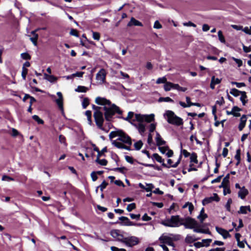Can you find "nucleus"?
Listing matches in <instances>:
<instances>
[{
    "label": "nucleus",
    "instance_id": "obj_1",
    "mask_svg": "<svg viewBox=\"0 0 251 251\" xmlns=\"http://www.w3.org/2000/svg\"><path fill=\"white\" fill-rule=\"evenodd\" d=\"M95 102L98 105H103V108L95 106L93 105L92 107L95 112L94 113V117L96 122V124L98 127L104 130L103 128V123L104 118L103 113L100 110L103 109L104 111V119L106 121L111 122L114 118V116L116 113L119 115L122 114V111L120 108L115 104L111 103V101L104 98L98 97L95 99Z\"/></svg>",
    "mask_w": 251,
    "mask_h": 251
},
{
    "label": "nucleus",
    "instance_id": "obj_2",
    "mask_svg": "<svg viewBox=\"0 0 251 251\" xmlns=\"http://www.w3.org/2000/svg\"><path fill=\"white\" fill-rule=\"evenodd\" d=\"M124 143L131 145L132 142L131 138L127 134L121 131L119 138L115 140H113L112 144L117 148L129 150V147L125 145Z\"/></svg>",
    "mask_w": 251,
    "mask_h": 251
},
{
    "label": "nucleus",
    "instance_id": "obj_3",
    "mask_svg": "<svg viewBox=\"0 0 251 251\" xmlns=\"http://www.w3.org/2000/svg\"><path fill=\"white\" fill-rule=\"evenodd\" d=\"M164 116L169 124L177 126L183 125V122L182 119L175 115V113L172 111H166L164 114Z\"/></svg>",
    "mask_w": 251,
    "mask_h": 251
},
{
    "label": "nucleus",
    "instance_id": "obj_4",
    "mask_svg": "<svg viewBox=\"0 0 251 251\" xmlns=\"http://www.w3.org/2000/svg\"><path fill=\"white\" fill-rule=\"evenodd\" d=\"M182 218L178 215L172 216L170 218L162 221L161 224L168 227H178L181 226Z\"/></svg>",
    "mask_w": 251,
    "mask_h": 251
},
{
    "label": "nucleus",
    "instance_id": "obj_5",
    "mask_svg": "<svg viewBox=\"0 0 251 251\" xmlns=\"http://www.w3.org/2000/svg\"><path fill=\"white\" fill-rule=\"evenodd\" d=\"M181 225L184 226L186 228L194 229L198 226L197 222L191 217H188L184 219L182 218Z\"/></svg>",
    "mask_w": 251,
    "mask_h": 251
},
{
    "label": "nucleus",
    "instance_id": "obj_6",
    "mask_svg": "<svg viewBox=\"0 0 251 251\" xmlns=\"http://www.w3.org/2000/svg\"><path fill=\"white\" fill-rule=\"evenodd\" d=\"M135 120L138 122L143 123L146 122L149 123L154 120V115L153 114H151L150 115L136 114L135 115V119H133V121H134Z\"/></svg>",
    "mask_w": 251,
    "mask_h": 251
},
{
    "label": "nucleus",
    "instance_id": "obj_7",
    "mask_svg": "<svg viewBox=\"0 0 251 251\" xmlns=\"http://www.w3.org/2000/svg\"><path fill=\"white\" fill-rule=\"evenodd\" d=\"M123 243H125L127 246L132 247L138 244V238L135 236L124 238L123 240Z\"/></svg>",
    "mask_w": 251,
    "mask_h": 251
},
{
    "label": "nucleus",
    "instance_id": "obj_8",
    "mask_svg": "<svg viewBox=\"0 0 251 251\" xmlns=\"http://www.w3.org/2000/svg\"><path fill=\"white\" fill-rule=\"evenodd\" d=\"M159 240L163 244H166L169 246H174L173 240L170 237L162 235L159 237Z\"/></svg>",
    "mask_w": 251,
    "mask_h": 251
},
{
    "label": "nucleus",
    "instance_id": "obj_9",
    "mask_svg": "<svg viewBox=\"0 0 251 251\" xmlns=\"http://www.w3.org/2000/svg\"><path fill=\"white\" fill-rule=\"evenodd\" d=\"M110 235L117 240L123 242V240L124 238L121 234L120 230L118 229H113L110 231Z\"/></svg>",
    "mask_w": 251,
    "mask_h": 251
},
{
    "label": "nucleus",
    "instance_id": "obj_10",
    "mask_svg": "<svg viewBox=\"0 0 251 251\" xmlns=\"http://www.w3.org/2000/svg\"><path fill=\"white\" fill-rule=\"evenodd\" d=\"M220 200L217 194H214L213 197H210L205 198L202 201V204L203 205H206L209 203H211L213 201H219Z\"/></svg>",
    "mask_w": 251,
    "mask_h": 251
},
{
    "label": "nucleus",
    "instance_id": "obj_11",
    "mask_svg": "<svg viewBox=\"0 0 251 251\" xmlns=\"http://www.w3.org/2000/svg\"><path fill=\"white\" fill-rule=\"evenodd\" d=\"M106 73L103 69H101L96 75V79L100 82H103L105 79Z\"/></svg>",
    "mask_w": 251,
    "mask_h": 251
},
{
    "label": "nucleus",
    "instance_id": "obj_12",
    "mask_svg": "<svg viewBox=\"0 0 251 251\" xmlns=\"http://www.w3.org/2000/svg\"><path fill=\"white\" fill-rule=\"evenodd\" d=\"M181 158V155H180L179 156V157L178 160L176 161V163H175L174 164H172L173 161L171 159H168L167 162H168V164H169L170 165V166H168L166 164H165L164 163H163L162 165L163 166H164L165 167H167V168H170L171 167H173V168H176L179 164Z\"/></svg>",
    "mask_w": 251,
    "mask_h": 251
},
{
    "label": "nucleus",
    "instance_id": "obj_13",
    "mask_svg": "<svg viewBox=\"0 0 251 251\" xmlns=\"http://www.w3.org/2000/svg\"><path fill=\"white\" fill-rule=\"evenodd\" d=\"M216 231L221 235L223 236L224 239H226L229 237H230V234L228 232L221 227H216Z\"/></svg>",
    "mask_w": 251,
    "mask_h": 251
},
{
    "label": "nucleus",
    "instance_id": "obj_14",
    "mask_svg": "<svg viewBox=\"0 0 251 251\" xmlns=\"http://www.w3.org/2000/svg\"><path fill=\"white\" fill-rule=\"evenodd\" d=\"M248 190L244 187H242L238 193V195L241 199H244L246 196L248 194Z\"/></svg>",
    "mask_w": 251,
    "mask_h": 251
},
{
    "label": "nucleus",
    "instance_id": "obj_15",
    "mask_svg": "<svg viewBox=\"0 0 251 251\" xmlns=\"http://www.w3.org/2000/svg\"><path fill=\"white\" fill-rule=\"evenodd\" d=\"M222 79L218 78H215V76H212L211 77V83L210 87L212 89L215 88V85L221 83Z\"/></svg>",
    "mask_w": 251,
    "mask_h": 251
},
{
    "label": "nucleus",
    "instance_id": "obj_16",
    "mask_svg": "<svg viewBox=\"0 0 251 251\" xmlns=\"http://www.w3.org/2000/svg\"><path fill=\"white\" fill-rule=\"evenodd\" d=\"M251 209L250 206H241L239 210L238 211V214H246L248 212H250Z\"/></svg>",
    "mask_w": 251,
    "mask_h": 251
},
{
    "label": "nucleus",
    "instance_id": "obj_17",
    "mask_svg": "<svg viewBox=\"0 0 251 251\" xmlns=\"http://www.w3.org/2000/svg\"><path fill=\"white\" fill-rule=\"evenodd\" d=\"M247 116L245 115H243L241 119H240V122L238 128L240 131H241L243 130V129L244 128L246 125V123L247 121Z\"/></svg>",
    "mask_w": 251,
    "mask_h": 251
},
{
    "label": "nucleus",
    "instance_id": "obj_18",
    "mask_svg": "<svg viewBox=\"0 0 251 251\" xmlns=\"http://www.w3.org/2000/svg\"><path fill=\"white\" fill-rule=\"evenodd\" d=\"M135 115L136 114H135L134 113V112L130 111V112H128L127 116L126 117L124 118V117H123L121 116H119L118 117V118H120V119H123L124 120L128 121V122H130V123L132 124V123L131 121V119L132 118H135Z\"/></svg>",
    "mask_w": 251,
    "mask_h": 251
},
{
    "label": "nucleus",
    "instance_id": "obj_19",
    "mask_svg": "<svg viewBox=\"0 0 251 251\" xmlns=\"http://www.w3.org/2000/svg\"><path fill=\"white\" fill-rule=\"evenodd\" d=\"M132 25L142 26H143V25L140 22L132 17L131 18L130 22L127 24L128 26H131Z\"/></svg>",
    "mask_w": 251,
    "mask_h": 251
},
{
    "label": "nucleus",
    "instance_id": "obj_20",
    "mask_svg": "<svg viewBox=\"0 0 251 251\" xmlns=\"http://www.w3.org/2000/svg\"><path fill=\"white\" fill-rule=\"evenodd\" d=\"M155 140L157 146L159 147L165 145L166 143L165 141L162 139L161 136L158 132L156 133Z\"/></svg>",
    "mask_w": 251,
    "mask_h": 251
},
{
    "label": "nucleus",
    "instance_id": "obj_21",
    "mask_svg": "<svg viewBox=\"0 0 251 251\" xmlns=\"http://www.w3.org/2000/svg\"><path fill=\"white\" fill-rule=\"evenodd\" d=\"M146 124H144L143 122H139L137 126V128L141 135H143L146 131Z\"/></svg>",
    "mask_w": 251,
    "mask_h": 251
},
{
    "label": "nucleus",
    "instance_id": "obj_22",
    "mask_svg": "<svg viewBox=\"0 0 251 251\" xmlns=\"http://www.w3.org/2000/svg\"><path fill=\"white\" fill-rule=\"evenodd\" d=\"M176 84H174L171 82H167L164 85V88L165 91H169L172 89H175L176 88Z\"/></svg>",
    "mask_w": 251,
    "mask_h": 251
},
{
    "label": "nucleus",
    "instance_id": "obj_23",
    "mask_svg": "<svg viewBox=\"0 0 251 251\" xmlns=\"http://www.w3.org/2000/svg\"><path fill=\"white\" fill-rule=\"evenodd\" d=\"M119 220H126V223H125L124 224V226H135V224L133 223L132 222H131L128 218L126 217L122 216L119 218Z\"/></svg>",
    "mask_w": 251,
    "mask_h": 251
},
{
    "label": "nucleus",
    "instance_id": "obj_24",
    "mask_svg": "<svg viewBox=\"0 0 251 251\" xmlns=\"http://www.w3.org/2000/svg\"><path fill=\"white\" fill-rule=\"evenodd\" d=\"M44 78L52 83L55 82L57 79L56 77L47 74H44Z\"/></svg>",
    "mask_w": 251,
    "mask_h": 251
},
{
    "label": "nucleus",
    "instance_id": "obj_25",
    "mask_svg": "<svg viewBox=\"0 0 251 251\" xmlns=\"http://www.w3.org/2000/svg\"><path fill=\"white\" fill-rule=\"evenodd\" d=\"M197 240L194 235H187L185 238V241L187 243H192Z\"/></svg>",
    "mask_w": 251,
    "mask_h": 251
},
{
    "label": "nucleus",
    "instance_id": "obj_26",
    "mask_svg": "<svg viewBox=\"0 0 251 251\" xmlns=\"http://www.w3.org/2000/svg\"><path fill=\"white\" fill-rule=\"evenodd\" d=\"M100 157V152L99 151V154H98L97 158L96 161L101 165H102V166L106 165V164L107 163V160L105 159H99Z\"/></svg>",
    "mask_w": 251,
    "mask_h": 251
},
{
    "label": "nucleus",
    "instance_id": "obj_27",
    "mask_svg": "<svg viewBox=\"0 0 251 251\" xmlns=\"http://www.w3.org/2000/svg\"><path fill=\"white\" fill-rule=\"evenodd\" d=\"M121 130L111 131L109 135V138L110 139H112L116 137H118V138H119V135L121 133Z\"/></svg>",
    "mask_w": 251,
    "mask_h": 251
},
{
    "label": "nucleus",
    "instance_id": "obj_28",
    "mask_svg": "<svg viewBox=\"0 0 251 251\" xmlns=\"http://www.w3.org/2000/svg\"><path fill=\"white\" fill-rule=\"evenodd\" d=\"M207 215L204 214V208H202L200 214L198 216V219H199L201 222L202 223L203 220L207 218Z\"/></svg>",
    "mask_w": 251,
    "mask_h": 251
},
{
    "label": "nucleus",
    "instance_id": "obj_29",
    "mask_svg": "<svg viewBox=\"0 0 251 251\" xmlns=\"http://www.w3.org/2000/svg\"><path fill=\"white\" fill-rule=\"evenodd\" d=\"M89 90V88L83 86H78L75 91L80 93H85Z\"/></svg>",
    "mask_w": 251,
    "mask_h": 251
},
{
    "label": "nucleus",
    "instance_id": "obj_30",
    "mask_svg": "<svg viewBox=\"0 0 251 251\" xmlns=\"http://www.w3.org/2000/svg\"><path fill=\"white\" fill-rule=\"evenodd\" d=\"M63 99L58 98L55 100V102L57 104L58 108L60 110H61L62 112H63Z\"/></svg>",
    "mask_w": 251,
    "mask_h": 251
},
{
    "label": "nucleus",
    "instance_id": "obj_31",
    "mask_svg": "<svg viewBox=\"0 0 251 251\" xmlns=\"http://www.w3.org/2000/svg\"><path fill=\"white\" fill-rule=\"evenodd\" d=\"M243 91H240L235 88H233L230 90V93L234 97H237L242 94Z\"/></svg>",
    "mask_w": 251,
    "mask_h": 251
},
{
    "label": "nucleus",
    "instance_id": "obj_32",
    "mask_svg": "<svg viewBox=\"0 0 251 251\" xmlns=\"http://www.w3.org/2000/svg\"><path fill=\"white\" fill-rule=\"evenodd\" d=\"M240 110L241 109L237 106H234L233 107V115L235 117L240 116V114L239 112Z\"/></svg>",
    "mask_w": 251,
    "mask_h": 251
},
{
    "label": "nucleus",
    "instance_id": "obj_33",
    "mask_svg": "<svg viewBox=\"0 0 251 251\" xmlns=\"http://www.w3.org/2000/svg\"><path fill=\"white\" fill-rule=\"evenodd\" d=\"M152 159L156 160L157 162L159 163H163L164 160L157 153H154L152 155Z\"/></svg>",
    "mask_w": 251,
    "mask_h": 251
},
{
    "label": "nucleus",
    "instance_id": "obj_34",
    "mask_svg": "<svg viewBox=\"0 0 251 251\" xmlns=\"http://www.w3.org/2000/svg\"><path fill=\"white\" fill-rule=\"evenodd\" d=\"M247 98L246 93L244 91L242 92L241 94V97L240 98V100L242 101L243 105H245L247 101L246 100V99Z\"/></svg>",
    "mask_w": 251,
    "mask_h": 251
},
{
    "label": "nucleus",
    "instance_id": "obj_35",
    "mask_svg": "<svg viewBox=\"0 0 251 251\" xmlns=\"http://www.w3.org/2000/svg\"><path fill=\"white\" fill-rule=\"evenodd\" d=\"M143 143L142 141L139 140L134 144V147L136 150H139L143 146Z\"/></svg>",
    "mask_w": 251,
    "mask_h": 251
},
{
    "label": "nucleus",
    "instance_id": "obj_36",
    "mask_svg": "<svg viewBox=\"0 0 251 251\" xmlns=\"http://www.w3.org/2000/svg\"><path fill=\"white\" fill-rule=\"evenodd\" d=\"M240 153L241 150L240 149H238L236 151V154L235 155V158L237 160V162L236 163V165H238L240 162Z\"/></svg>",
    "mask_w": 251,
    "mask_h": 251
},
{
    "label": "nucleus",
    "instance_id": "obj_37",
    "mask_svg": "<svg viewBox=\"0 0 251 251\" xmlns=\"http://www.w3.org/2000/svg\"><path fill=\"white\" fill-rule=\"evenodd\" d=\"M32 119L35 120L36 122H37L38 124H42L43 125L44 124V121L40 119L39 117L37 115H34L32 116Z\"/></svg>",
    "mask_w": 251,
    "mask_h": 251
},
{
    "label": "nucleus",
    "instance_id": "obj_38",
    "mask_svg": "<svg viewBox=\"0 0 251 251\" xmlns=\"http://www.w3.org/2000/svg\"><path fill=\"white\" fill-rule=\"evenodd\" d=\"M218 35L219 40L221 42L223 43H225L226 40L225 39V37L223 35L222 32L221 30H219L218 32Z\"/></svg>",
    "mask_w": 251,
    "mask_h": 251
},
{
    "label": "nucleus",
    "instance_id": "obj_39",
    "mask_svg": "<svg viewBox=\"0 0 251 251\" xmlns=\"http://www.w3.org/2000/svg\"><path fill=\"white\" fill-rule=\"evenodd\" d=\"M194 231L195 232L197 233H210V232L208 230H205L203 229H200V228H194Z\"/></svg>",
    "mask_w": 251,
    "mask_h": 251
},
{
    "label": "nucleus",
    "instance_id": "obj_40",
    "mask_svg": "<svg viewBox=\"0 0 251 251\" xmlns=\"http://www.w3.org/2000/svg\"><path fill=\"white\" fill-rule=\"evenodd\" d=\"M167 82V78L165 76H164L162 77L158 78L157 79L156 83L157 84H160V83L165 84Z\"/></svg>",
    "mask_w": 251,
    "mask_h": 251
},
{
    "label": "nucleus",
    "instance_id": "obj_41",
    "mask_svg": "<svg viewBox=\"0 0 251 251\" xmlns=\"http://www.w3.org/2000/svg\"><path fill=\"white\" fill-rule=\"evenodd\" d=\"M33 37L30 38V41L33 43L34 46H36L37 45V41L38 38V35H33Z\"/></svg>",
    "mask_w": 251,
    "mask_h": 251
},
{
    "label": "nucleus",
    "instance_id": "obj_42",
    "mask_svg": "<svg viewBox=\"0 0 251 251\" xmlns=\"http://www.w3.org/2000/svg\"><path fill=\"white\" fill-rule=\"evenodd\" d=\"M89 104V99L87 98H85L83 99L82 105V107L84 109L86 108L87 106Z\"/></svg>",
    "mask_w": 251,
    "mask_h": 251
},
{
    "label": "nucleus",
    "instance_id": "obj_43",
    "mask_svg": "<svg viewBox=\"0 0 251 251\" xmlns=\"http://www.w3.org/2000/svg\"><path fill=\"white\" fill-rule=\"evenodd\" d=\"M230 193H231V191H230V188L229 187V185H227L226 186V185L225 186L224 190H223L224 195L225 196H226L227 194H230Z\"/></svg>",
    "mask_w": 251,
    "mask_h": 251
},
{
    "label": "nucleus",
    "instance_id": "obj_44",
    "mask_svg": "<svg viewBox=\"0 0 251 251\" xmlns=\"http://www.w3.org/2000/svg\"><path fill=\"white\" fill-rule=\"evenodd\" d=\"M107 185L108 183L105 181H103L100 185L97 187V189L100 188V191H102L103 190L106 188Z\"/></svg>",
    "mask_w": 251,
    "mask_h": 251
},
{
    "label": "nucleus",
    "instance_id": "obj_45",
    "mask_svg": "<svg viewBox=\"0 0 251 251\" xmlns=\"http://www.w3.org/2000/svg\"><path fill=\"white\" fill-rule=\"evenodd\" d=\"M136 208V205L134 203H132L127 205L126 209L130 212Z\"/></svg>",
    "mask_w": 251,
    "mask_h": 251
},
{
    "label": "nucleus",
    "instance_id": "obj_46",
    "mask_svg": "<svg viewBox=\"0 0 251 251\" xmlns=\"http://www.w3.org/2000/svg\"><path fill=\"white\" fill-rule=\"evenodd\" d=\"M93 38L94 40L99 41L100 38V34L99 32L92 31Z\"/></svg>",
    "mask_w": 251,
    "mask_h": 251
},
{
    "label": "nucleus",
    "instance_id": "obj_47",
    "mask_svg": "<svg viewBox=\"0 0 251 251\" xmlns=\"http://www.w3.org/2000/svg\"><path fill=\"white\" fill-rule=\"evenodd\" d=\"M212 242V239H203L202 240V243L204 245V246H208L210 245V243Z\"/></svg>",
    "mask_w": 251,
    "mask_h": 251
},
{
    "label": "nucleus",
    "instance_id": "obj_48",
    "mask_svg": "<svg viewBox=\"0 0 251 251\" xmlns=\"http://www.w3.org/2000/svg\"><path fill=\"white\" fill-rule=\"evenodd\" d=\"M229 175L227 174L223 179V185H229Z\"/></svg>",
    "mask_w": 251,
    "mask_h": 251
},
{
    "label": "nucleus",
    "instance_id": "obj_49",
    "mask_svg": "<svg viewBox=\"0 0 251 251\" xmlns=\"http://www.w3.org/2000/svg\"><path fill=\"white\" fill-rule=\"evenodd\" d=\"M21 57L25 60H29L30 59V56L29 54L26 52L22 53L21 54Z\"/></svg>",
    "mask_w": 251,
    "mask_h": 251
},
{
    "label": "nucleus",
    "instance_id": "obj_50",
    "mask_svg": "<svg viewBox=\"0 0 251 251\" xmlns=\"http://www.w3.org/2000/svg\"><path fill=\"white\" fill-rule=\"evenodd\" d=\"M231 203H232V200H231V199L230 198L227 200V201L226 204V210L228 211H230V204H231Z\"/></svg>",
    "mask_w": 251,
    "mask_h": 251
},
{
    "label": "nucleus",
    "instance_id": "obj_51",
    "mask_svg": "<svg viewBox=\"0 0 251 251\" xmlns=\"http://www.w3.org/2000/svg\"><path fill=\"white\" fill-rule=\"evenodd\" d=\"M28 70L27 69L25 68H22V76L23 78L25 80L26 78V75L27 74Z\"/></svg>",
    "mask_w": 251,
    "mask_h": 251
},
{
    "label": "nucleus",
    "instance_id": "obj_52",
    "mask_svg": "<svg viewBox=\"0 0 251 251\" xmlns=\"http://www.w3.org/2000/svg\"><path fill=\"white\" fill-rule=\"evenodd\" d=\"M175 89H176L178 91H182V92H185L187 90V88L185 87H180L178 84H176Z\"/></svg>",
    "mask_w": 251,
    "mask_h": 251
},
{
    "label": "nucleus",
    "instance_id": "obj_53",
    "mask_svg": "<svg viewBox=\"0 0 251 251\" xmlns=\"http://www.w3.org/2000/svg\"><path fill=\"white\" fill-rule=\"evenodd\" d=\"M187 206H188L189 211L190 212H191L194 209V206H193V204L191 203L188 202V203H186L185 205H184L183 207V208H186Z\"/></svg>",
    "mask_w": 251,
    "mask_h": 251
},
{
    "label": "nucleus",
    "instance_id": "obj_54",
    "mask_svg": "<svg viewBox=\"0 0 251 251\" xmlns=\"http://www.w3.org/2000/svg\"><path fill=\"white\" fill-rule=\"evenodd\" d=\"M149 131L150 132H152L156 128V124L155 123H152L150 124L149 126Z\"/></svg>",
    "mask_w": 251,
    "mask_h": 251
},
{
    "label": "nucleus",
    "instance_id": "obj_55",
    "mask_svg": "<svg viewBox=\"0 0 251 251\" xmlns=\"http://www.w3.org/2000/svg\"><path fill=\"white\" fill-rule=\"evenodd\" d=\"M231 84L236 85V87L238 88L245 86V84L243 82H232Z\"/></svg>",
    "mask_w": 251,
    "mask_h": 251
},
{
    "label": "nucleus",
    "instance_id": "obj_56",
    "mask_svg": "<svg viewBox=\"0 0 251 251\" xmlns=\"http://www.w3.org/2000/svg\"><path fill=\"white\" fill-rule=\"evenodd\" d=\"M147 187H145V190L147 192H150L151 191V190L154 188V186L152 184H147Z\"/></svg>",
    "mask_w": 251,
    "mask_h": 251
},
{
    "label": "nucleus",
    "instance_id": "obj_57",
    "mask_svg": "<svg viewBox=\"0 0 251 251\" xmlns=\"http://www.w3.org/2000/svg\"><path fill=\"white\" fill-rule=\"evenodd\" d=\"M2 180L9 181H13L14 179L10 176L4 175V176H3L2 177Z\"/></svg>",
    "mask_w": 251,
    "mask_h": 251
},
{
    "label": "nucleus",
    "instance_id": "obj_58",
    "mask_svg": "<svg viewBox=\"0 0 251 251\" xmlns=\"http://www.w3.org/2000/svg\"><path fill=\"white\" fill-rule=\"evenodd\" d=\"M160 101H164L165 102H173V100L169 97L166 98H160L159 99Z\"/></svg>",
    "mask_w": 251,
    "mask_h": 251
},
{
    "label": "nucleus",
    "instance_id": "obj_59",
    "mask_svg": "<svg viewBox=\"0 0 251 251\" xmlns=\"http://www.w3.org/2000/svg\"><path fill=\"white\" fill-rule=\"evenodd\" d=\"M232 59L238 65V67H241L242 65V61L241 59H237L234 57H233Z\"/></svg>",
    "mask_w": 251,
    "mask_h": 251
},
{
    "label": "nucleus",
    "instance_id": "obj_60",
    "mask_svg": "<svg viewBox=\"0 0 251 251\" xmlns=\"http://www.w3.org/2000/svg\"><path fill=\"white\" fill-rule=\"evenodd\" d=\"M153 27L156 29H160L162 28V25L158 21H156L154 22Z\"/></svg>",
    "mask_w": 251,
    "mask_h": 251
},
{
    "label": "nucleus",
    "instance_id": "obj_61",
    "mask_svg": "<svg viewBox=\"0 0 251 251\" xmlns=\"http://www.w3.org/2000/svg\"><path fill=\"white\" fill-rule=\"evenodd\" d=\"M91 176L93 181H96L98 179L97 175L95 172H93L91 173Z\"/></svg>",
    "mask_w": 251,
    "mask_h": 251
},
{
    "label": "nucleus",
    "instance_id": "obj_62",
    "mask_svg": "<svg viewBox=\"0 0 251 251\" xmlns=\"http://www.w3.org/2000/svg\"><path fill=\"white\" fill-rule=\"evenodd\" d=\"M168 148L167 147H159V150L163 154L166 153L168 150Z\"/></svg>",
    "mask_w": 251,
    "mask_h": 251
},
{
    "label": "nucleus",
    "instance_id": "obj_63",
    "mask_svg": "<svg viewBox=\"0 0 251 251\" xmlns=\"http://www.w3.org/2000/svg\"><path fill=\"white\" fill-rule=\"evenodd\" d=\"M243 31L247 34H251V26L250 27H245Z\"/></svg>",
    "mask_w": 251,
    "mask_h": 251
},
{
    "label": "nucleus",
    "instance_id": "obj_64",
    "mask_svg": "<svg viewBox=\"0 0 251 251\" xmlns=\"http://www.w3.org/2000/svg\"><path fill=\"white\" fill-rule=\"evenodd\" d=\"M225 248H216L215 249H212L208 251H225Z\"/></svg>",
    "mask_w": 251,
    "mask_h": 251
}]
</instances>
